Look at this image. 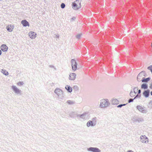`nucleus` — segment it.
Listing matches in <instances>:
<instances>
[{"mask_svg":"<svg viewBox=\"0 0 152 152\" xmlns=\"http://www.w3.org/2000/svg\"><path fill=\"white\" fill-rule=\"evenodd\" d=\"M54 92L57 95L59 99H61L64 98L63 92L60 88H56Z\"/></svg>","mask_w":152,"mask_h":152,"instance_id":"f257e3e1","label":"nucleus"},{"mask_svg":"<svg viewBox=\"0 0 152 152\" xmlns=\"http://www.w3.org/2000/svg\"><path fill=\"white\" fill-rule=\"evenodd\" d=\"M110 104L107 99H102L101 100L100 107L101 108L106 107L108 106Z\"/></svg>","mask_w":152,"mask_h":152,"instance_id":"f03ea898","label":"nucleus"},{"mask_svg":"<svg viewBox=\"0 0 152 152\" xmlns=\"http://www.w3.org/2000/svg\"><path fill=\"white\" fill-rule=\"evenodd\" d=\"M147 74L144 71H143L140 72L138 75L137 77V80L138 81H140L141 78L143 76L144 77H146Z\"/></svg>","mask_w":152,"mask_h":152,"instance_id":"7ed1b4c3","label":"nucleus"},{"mask_svg":"<svg viewBox=\"0 0 152 152\" xmlns=\"http://www.w3.org/2000/svg\"><path fill=\"white\" fill-rule=\"evenodd\" d=\"M72 67L73 71H75L77 69V63L75 60L74 59H72L71 60Z\"/></svg>","mask_w":152,"mask_h":152,"instance_id":"20e7f679","label":"nucleus"},{"mask_svg":"<svg viewBox=\"0 0 152 152\" xmlns=\"http://www.w3.org/2000/svg\"><path fill=\"white\" fill-rule=\"evenodd\" d=\"M87 150L89 151L92 152H101V150L96 147H91L87 148Z\"/></svg>","mask_w":152,"mask_h":152,"instance_id":"39448f33","label":"nucleus"},{"mask_svg":"<svg viewBox=\"0 0 152 152\" xmlns=\"http://www.w3.org/2000/svg\"><path fill=\"white\" fill-rule=\"evenodd\" d=\"M137 108L140 111L143 113H146L147 111L146 110L144 109V108L140 105L137 106Z\"/></svg>","mask_w":152,"mask_h":152,"instance_id":"423d86ee","label":"nucleus"},{"mask_svg":"<svg viewBox=\"0 0 152 152\" xmlns=\"http://www.w3.org/2000/svg\"><path fill=\"white\" fill-rule=\"evenodd\" d=\"M150 90L147 89L144 90L142 93V95L146 98L148 97L150 95Z\"/></svg>","mask_w":152,"mask_h":152,"instance_id":"0eeeda50","label":"nucleus"},{"mask_svg":"<svg viewBox=\"0 0 152 152\" xmlns=\"http://www.w3.org/2000/svg\"><path fill=\"white\" fill-rule=\"evenodd\" d=\"M12 88L15 93L16 94H19L21 93V91L18 89L15 86H12Z\"/></svg>","mask_w":152,"mask_h":152,"instance_id":"6e6552de","label":"nucleus"},{"mask_svg":"<svg viewBox=\"0 0 152 152\" xmlns=\"http://www.w3.org/2000/svg\"><path fill=\"white\" fill-rule=\"evenodd\" d=\"M88 116V114L87 113L84 112L83 114L81 115H77V117H80L84 120L86 119Z\"/></svg>","mask_w":152,"mask_h":152,"instance_id":"1a4fd4ad","label":"nucleus"},{"mask_svg":"<svg viewBox=\"0 0 152 152\" xmlns=\"http://www.w3.org/2000/svg\"><path fill=\"white\" fill-rule=\"evenodd\" d=\"M136 89L137 91L138 90L137 87H135L134 88V90L133 91L131 90L130 93V95L131 97H133L135 95L137 92H135V90Z\"/></svg>","mask_w":152,"mask_h":152,"instance_id":"9d476101","label":"nucleus"},{"mask_svg":"<svg viewBox=\"0 0 152 152\" xmlns=\"http://www.w3.org/2000/svg\"><path fill=\"white\" fill-rule=\"evenodd\" d=\"M141 139V141L143 143H146L147 142H148V139L145 136L142 135L140 137Z\"/></svg>","mask_w":152,"mask_h":152,"instance_id":"9b49d317","label":"nucleus"},{"mask_svg":"<svg viewBox=\"0 0 152 152\" xmlns=\"http://www.w3.org/2000/svg\"><path fill=\"white\" fill-rule=\"evenodd\" d=\"M21 23L24 27H26L27 26H29L28 22L25 19L22 20L21 21Z\"/></svg>","mask_w":152,"mask_h":152,"instance_id":"f8f14e48","label":"nucleus"},{"mask_svg":"<svg viewBox=\"0 0 152 152\" xmlns=\"http://www.w3.org/2000/svg\"><path fill=\"white\" fill-rule=\"evenodd\" d=\"M76 75L75 73H71L70 74L69 79L71 80H74L76 78Z\"/></svg>","mask_w":152,"mask_h":152,"instance_id":"ddd939ff","label":"nucleus"},{"mask_svg":"<svg viewBox=\"0 0 152 152\" xmlns=\"http://www.w3.org/2000/svg\"><path fill=\"white\" fill-rule=\"evenodd\" d=\"M37 34L34 32L31 31L29 33V36L31 39H34L36 37Z\"/></svg>","mask_w":152,"mask_h":152,"instance_id":"4468645a","label":"nucleus"},{"mask_svg":"<svg viewBox=\"0 0 152 152\" xmlns=\"http://www.w3.org/2000/svg\"><path fill=\"white\" fill-rule=\"evenodd\" d=\"M1 50L4 52H6L8 50V47L6 45H1Z\"/></svg>","mask_w":152,"mask_h":152,"instance_id":"2eb2a0df","label":"nucleus"},{"mask_svg":"<svg viewBox=\"0 0 152 152\" xmlns=\"http://www.w3.org/2000/svg\"><path fill=\"white\" fill-rule=\"evenodd\" d=\"M148 84L146 83H143L141 85V88L142 89H143L145 90L148 89Z\"/></svg>","mask_w":152,"mask_h":152,"instance_id":"dca6fc26","label":"nucleus"},{"mask_svg":"<svg viewBox=\"0 0 152 152\" xmlns=\"http://www.w3.org/2000/svg\"><path fill=\"white\" fill-rule=\"evenodd\" d=\"M65 88L68 92L71 93L72 91V88L69 86L66 85L65 87Z\"/></svg>","mask_w":152,"mask_h":152,"instance_id":"f3484780","label":"nucleus"},{"mask_svg":"<svg viewBox=\"0 0 152 152\" xmlns=\"http://www.w3.org/2000/svg\"><path fill=\"white\" fill-rule=\"evenodd\" d=\"M86 126L87 127H89L90 126H94L95 125H94V123L92 122V121L91 120L89 121H88L86 124Z\"/></svg>","mask_w":152,"mask_h":152,"instance_id":"a211bd4d","label":"nucleus"},{"mask_svg":"<svg viewBox=\"0 0 152 152\" xmlns=\"http://www.w3.org/2000/svg\"><path fill=\"white\" fill-rule=\"evenodd\" d=\"M77 4L75 2L74 4H72V8L76 10H77L80 8V7H79V6L78 7Z\"/></svg>","mask_w":152,"mask_h":152,"instance_id":"6ab92c4d","label":"nucleus"},{"mask_svg":"<svg viewBox=\"0 0 152 152\" xmlns=\"http://www.w3.org/2000/svg\"><path fill=\"white\" fill-rule=\"evenodd\" d=\"M77 115H78V114L74 112H72L69 114V115L72 118H74L76 117H77Z\"/></svg>","mask_w":152,"mask_h":152,"instance_id":"aec40b11","label":"nucleus"},{"mask_svg":"<svg viewBox=\"0 0 152 152\" xmlns=\"http://www.w3.org/2000/svg\"><path fill=\"white\" fill-rule=\"evenodd\" d=\"M151 79L150 77H148L147 78H145L144 77H142V79L141 80L142 82L143 83H148Z\"/></svg>","mask_w":152,"mask_h":152,"instance_id":"412c9836","label":"nucleus"},{"mask_svg":"<svg viewBox=\"0 0 152 152\" xmlns=\"http://www.w3.org/2000/svg\"><path fill=\"white\" fill-rule=\"evenodd\" d=\"M12 27H13V26H12L11 25H8L7 27V30L9 32H11L12 31V29L13 28Z\"/></svg>","mask_w":152,"mask_h":152,"instance_id":"4be33fe9","label":"nucleus"},{"mask_svg":"<svg viewBox=\"0 0 152 152\" xmlns=\"http://www.w3.org/2000/svg\"><path fill=\"white\" fill-rule=\"evenodd\" d=\"M112 103L113 104H118L119 101L116 99H113L112 101Z\"/></svg>","mask_w":152,"mask_h":152,"instance_id":"5701e85b","label":"nucleus"},{"mask_svg":"<svg viewBox=\"0 0 152 152\" xmlns=\"http://www.w3.org/2000/svg\"><path fill=\"white\" fill-rule=\"evenodd\" d=\"M91 121H92L94 125L96 126V124L97 118L96 117H94V118H93Z\"/></svg>","mask_w":152,"mask_h":152,"instance_id":"b1692460","label":"nucleus"},{"mask_svg":"<svg viewBox=\"0 0 152 152\" xmlns=\"http://www.w3.org/2000/svg\"><path fill=\"white\" fill-rule=\"evenodd\" d=\"M66 103L69 104L71 105L74 104L75 102L72 100H68L67 101Z\"/></svg>","mask_w":152,"mask_h":152,"instance_id":"393cba45","label":"nucleus"},{"mask_svg":"<svg viewBox=\"0 0 152 152\" xmlns=\"http://www.w3.org/2000/svg\"><path fill=\"white\" fill-rule=\"evenodd\" d=\"M81 0H76L75 2L77 3V4H79V7H81Z\"/></svg>","mask_w":152,"mask_h":152,"instance_id":"a878e982","label":"nucleus"},{"mask_svg":"<svg viewBox=\"0 0 152 152\" xmlns=\"http://www.w3.org/2000/svg\"><path fill=\"white\" fill-rule=\"evenodd\" d=\"M2 73L5 75L7 76L8 75V72L6 70H2Z\"/></svg>","mask_w":152,"mask_h":152,"instance_id":"bb28decb","label":"nucleus"},{"mask_svg":"<svg viewBox=\"0 0 152 152\" xmlns=\"http://www.w3.org/2000/svg\"><path fill=\"white\" fill-rule=\"evenodd\" d=\"M73 90H75V91H77L79 90V88L77 86H74L73 87Z\"/></svg>","mask_w":152,"mask_h":152,"instance_id":"cd10ccee","label":"nucleus"},{"mask_svg":"<svg viewBox=\"0 0 152 152\" xmlns=\"http://www.w3.org/2000/svg\"><path fill=\"white\" fill-rule=\"evenodd\" d=\"M141 95L139 94H137L135 96V97L134 98V99H135L137 98H140L141 97Z\"/></svg>","mask_w":152,"mask_h":152,"instance_id":"c85d7f7f","label":"nucleus"},{"mask_svg":"<svg viewBox=\"0 0 152 152\" xmlns=\"http://www.w3.org/2000/svg\"><path fill=\"white\" fill-rule=\"evenodd\" d=\"M147 69L150 70L152 73V65H150L147 67Z\"/></svg>","mask_w":152,"mask_h":152,"instance_id":"c756f323","label":"nucleus"},{"mask_svg":"<svg viewBox=\"0 0 152 152\" xmlns=\"http://www.w3.org/2000/svg\"><path fill=\"white\" fill-rule=\"evenodd\" d=\"M82 35V34H79L77 35L76 36V38L77 39H79L80 38L81 35Z\"/></svg>","mask_w":152,"mask_h":152,"instance_id":"7c9ffc66","label":"nucleus"},{"mask_svg":"<svg viewBox=\"0 0 152 152\" xmlns=\"http://www.w3.org/2000/svg\"><path fill=\"white\" fill-rule=\"evenodd\" d=\"M65 7V4L64 3H62L61 4V7L62 9H64Z\"/></svg>","mask_w":152,"mask_h":152,"instance_id":"2f4dec72","label":"nucleus"},{"mask_svg":"<svg viewBox=\"0 0 152 152\" xmlns=\"http://www.w3.org/2000/svg\"><path fill=\"white\" fill-rule=\"evenodd\" d=\"M126 104H120L119 105H118V106H117V107H119V108H121V107L122 106H124L125 105H126Z\"/></svg>","mask_w":152,"mask_h":152,"instance_id":"473e14b6","label":"nucleus"},{"mask_svg":"<svg viewBox=\"0 0 152 152\" xmlns=\"http://www.w3.org/2000/svg\"><path fill=\"white\" fill-rule=\"evenodd\" d=\"M134 99H131L130 98L129 99L128 101V102L129 103H130L131 102H133L134 100Z\"/></svg>","mask_w":152,"mask_h":152,"instance_id":"72a5a7b5","label":"nucleus"},{"mask_svg":"<svg viewBox=\"0 0 152 152\" xmlns=\"http://www.w3.org/2000/svg\"><path fill=\"white\" fill-rule=\"evenodd\" d=\"M24 83L23 82H19L17 83L18 85V86H21Z\"/></svg>","mask_w":152,"mask_h":152,"instance_id":"f704fd0d","label":"nucleus"},{"mask_svg":"<svg viewBox=\"0 0 152 152\" xmlns=\"http://www.w3.org/2000/svg\"><path fill=\"white\" fill-rule=\"evenodd\" d=\"M49 66L50 67H51V68H54L55 70H56V69L55 67L54 66H53V65H50Z\"/></svg>","mask_w":152,"mask_h":152,"instance_id":"c9c22d12","label":"nucleus"},{"mask_svg":"<svg viewBox=\"0 0 152 152\" xmlns=\"http://www.w3.org/2000/svg\"><path fill=\"white\" fill-rule=\"evenodd\" d=\"M141 92V90L140 89L138 90L137 94H140Z\"/></svg>","mask_w":152,"mask_h":152,"instance_id":"e433bc0d","label":"nucleus"},{"mask_svg":"<svg viewBox=\"0 0 152 152\" xmlns=\"http://www.w3.org/2000/svg\"><path fill=\"white\" fill-rule=\"evenodd\" d=\"M149 88L150 89H152V83L151 84L150 86H149Z\"/></svg>","mask_w":152,"mask_h":152,"instance_id":"4c0bfd02","label":"nucleus"},{"mask_svg":"<svg viewBox=\"0 0 152 152\" xmlns=\"http://www.w3.org/2000/svg\"><path fill=\"white\" fill-rule=\"evenodd\" d=\"M75 17H72V19H71V20H72V21H73L74 20H75Z\"/></svg>","mask_w":152,"mask_h":152,"instance_id":"58836bf2","label":"nucleus"},{"mask_svg":"<svg viewBox=\"0 0 152 152\" xmlns=\"http://www.w3.org/2000/svg\"><path fill=\"white\" fill-rule=\"evenodd\" d=\"M127 152H134L132 150H129V151H128Z\"/></svg>","mask_w":152,"mask_h":152,"instance_id":"ea45409f","label":"nucleus"},{"mask_svg":"<svg viewBox=\"0 0 152 152\" xmlns=\"http://www.w3.org/2000/svg\"><path fill=\"white\" fill-rule=\"evenodd\" d=\"M1 53H2V52H1V50H0V55H1Z\"/></svg>","mask_w":152,"mask_h":152,"instance_id":"a19ab883","label":"nucleus"},{"mask_svg":"<svg viewBox=\"0 0 152 152\" xmlns=\"http://www.w3.org/2000/svg\"><path fill=\"white\" fill-rule=\"evenodd\" d=\"M151 94L152 96V91L151 92Z\"/></svg>","mask_w":152,"mask_h":152,"instance_id":"79ce46f5","label":"nucleus"},{"mask_svg":"<svg viewBox=\"0 0 152 152\" xmlns=\"http://www.w3.org/2000/svg\"><path fill=\"white\" fill-rule=\"evenodd\" d=\"M150 103L152 104V101H151L149 103Z\"/></svg>","mask_w":152,"mask_h":152,"instance_id":"37998d69","label":"nucleus"},{"mask_svg":"<svg viewBox=\"0 0 152 152\" xmlns=\"http://www.w3.org/2000/svg\"><path fill=\"white\" fill-rule=\"evenodd\" d=\"M135 92H137V90H136V89H135Z\"/></svg>","mask_w":152,"mask_h":152,"instance_id":"c03bdc74","label":"nucleus"},{"mask_svg":"<svg viewBox=\"0 0 152 152\" xmlns=\"http://www.w3.org/2000/svg\"><path fill=\"white\" fill-rule=\"evenodd\" d=\"M138 121H140V120H138Z\"/></svg>","mask_w":152,"mask_h":152,"instance_id":"a18cd8bd","label":"nucleus"}]
</instances>
